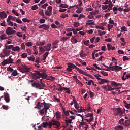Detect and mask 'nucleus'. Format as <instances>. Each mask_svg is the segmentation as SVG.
Here are the masks:
<instances>
[{"mask_svg":"<svg viewBox=\"0 0 130 130\" xmlns=\"http://www.w3.org/2000/svg\"><path fill=\"white\" fill-rule=\"evenodd\" d=\"M3 52L5 56H9V55H10V53H11V50H3Z\"/></svg>","mask_w":130,"mask_h":130,"instance_id":"nucleus-23","label":"nucleus"},{"mask_svg":"<svg viewBox=\"0 0 130 130\" xmlns=\"http://www.w3.org/2000/svg\"><path fill=\"white\" fill-rule=\"evenodd\" d=\"M23 69H24V72L26 73H29L30 70H31V68L26 66H23Z\"/></svg>","mask_w":130,"mask_h":130,"instance_id":"nucleus-27","label":"nucleus"},{"mask_svg":"<svg viewBox=\"0 0 130 130\" xmlns=\"http://www.w3.org/2000/svg\"><path fill=\"white\" fill-rule=\"evenodd\" d=\"M111 86H114V87H118L121 85L120 83H117L115 81H111Z\"/></svg>","mask_w":130,"mask_h":130,"instance_id":"nucleus-20","label":"nucleus"},{"mask_svg":"<svg viewBox=\"0 0 130 130\" xmlns=\"http://www.w3.org/2000/svg\"><path fill=\"white\" fill-rule=\"evenodd\" d=\"M114 115L115 116H117L119 115V116H121L122 114H123V112H122V110L120 108H115L112 109Z\"/></svg>","mask_w":130,"mask_h":130,"instance_id":"nucleus-5","label":"nucleus"},{"mask_svg":"<svg viewBox=\"0 0 130 130\" xmlns=\"http://www.w3.org/2000/svg\"><path fill=\"white\" fill-rule=\"evenodd\" d=\"M103 5H102V9H103V10H106L105 11V13L109 12L112 10L113 4L112 3V1H111V0H105V2L103 3Z\"/></svg>","mask_w":130,"mask_h":130,"instance_id":"nucleus-2","label":"nucleus"},{"mask_svg":"<svg viewBox=\"0 0 130 130\" xmlns=\"http://www.w3.org/2000/svg\"><path fill=\"white\" fill-rule=\"evenodd\" d=\"M21 49V48L19 47V46H16L12 48V51H16L17 52H19L20 50Z\"/></svg>","mask_w":130,"mask_h":130,"instance_id":"nucleus-22","label":"nucleus"},{"mask_svg":"<svg viewBox=\"0 0 130 130\" xmlns=\"http://www.w3.org/2000/svg\"><path fill=\"white\" fill-rule=\"evenodd\" d=\"M73 101L74 102V107L76 109H78V108H80V105H79V104H78V102H77L75 99H73Z\"/></svg>","mask_w":130,"mask_h":130,"instance_id":"nucleus-24","label":"nucleus"},{"mask_svg":"<svg viewBox=\"0 0 130 130\" xmlns=\"http://www.w3.org/2000/svg\"><path fill=\"white\" fill-rule=\"evenodd\" d=\"M68 39H70L69 37H63L60 39V41H67V40H68Z\"/></svg>","mask_w":130,"mask_h":130,"instance_id":"nucleus-35","label":"nucleus"},{"mask_svg":"<svg viewBox=\"0 0 130 130\" xmlns=\"http://www.w3.org/2000/svg\"><path fill=\"white\" fill-rule=\"evenodd\" d=\"M104 66L107 69H108V70H110L111 71H115L116 72H119V71H121L122 70V67L117 65L112 67H108L106 65H104Z\"/></svg>","mask_w":130,"mask_h":130,"instance_id":"nucleus-4","label":"nucleus"},{"mask_svg":"<svg viewBox=\"0 0 130 130\" xmlns=\"http://www.w3.org/2000/svg\"><path fill=\"white\" fill-rule=\"evenodd\" d=\"M79 73V74L84 75L85 76H87V77H89L90 78H92V75L88 74L87 72L83 71L82 69H80Z\"/></svg>","mask_w":130,"mask_h":130,"instance_id":"nucleus-12","label":"nucleus"},{"mask_svg":"<svg viewBox=\"0 0 130 130\" xmlns=\"http://www.w3.org/2000/svg\"><path fill=\"white\" fill-rule=\"evenodd\" d=\"M12 12L15 15V16H17L18 17L19 16V13L18 12H17L15 9H13L12 10Z\"/></svg>","mask_w":130,"mask_h":130,"instance_id":"nucleus-46","label":"nucleus"},{"mask_svg":"<svg viewBox=\"0 0 130 130\" xmlns=\"http://www.w3.org/2000/svg\"><path fill=\"white\" fill-rule=\"evenodd\" d=\"M39 77H40V78H42L43 79H46L48 77V75L46 74V71L39 74Z\"/></svg>","mask_w":130,"mask_h":130,"instance_id":"nucleus-17","label":"nucleus"},{"mask_svg":"<svg viewBox=\"0 0 130 130\" xmlns=\"http://www.w3.org/2000/svg\"><path fill=\"white\" fill-rule=\"evenodd\" d=\"M61 18L64 19V18H68V15L66 13H63L60 15Z\"/></svg>","mask_w":130,"mask_h":130,"instance_id":"nucleus-44","label":"nucleus"},{"mask_svg":"<svg viewBox=\"0 0 130 130\" xmlns=\"http://www.w3.org/2000/svg\"><path fill=\"white\" fill-rule=\"evenodd\" d=\"M39 14L40 16H44V12L43 11V9H42L40 11Z\"/></svg>","mask_w":130,"mask_h":130,"instance_id":"nucleus-60","label":"nucleus"},{"mask_svg":"<svg viewBox=\"0 0 130 130\" xmlns=\"http://www.w3.org/2000/svg\"><path fill=\"white\" fill-rule=\"evenodd\" d=\"M105 83H110V81L102 78L101 79V81H99V83L100 84V85L105 84Z\"/></svg>","mask_w":130,"mask_h":130,"instance_id":"nucleus-16","label":"nucleus"},{"mask_svg":"<svg viewBox=\"0 0 130 130\" xmlns=\"http://www.w3.org/2000/svg\"><path fill=\"white\" fill-rule=\"evenodd\" d=\"M93 119H94V118H93V117H91L89 118V119H85V120L86 121H87V122H89V123H90V122H91V121H93Z\"/></svg>","mask_w":130,"mask_h":130,"instance_id":"nucleus-49","label":"nucleus"},{"mask_svg":"<svg viewBox=\"0 0 130 130\" xmlns=\"http://www.w3.org/2000/svg\"><path fill=\"white\" fill-rule=\"evenodd\" d=\"M49 54V52H45L44 54V55H43V60H45L46 59V57H47V56H48Z\"/></svg>","mask_w":130,"mask_h":130,"instance_id":"nucleus-31","label":"nucleus"},{"mask_svg":"<svg viewBox=\"0 0 130 130\" xmlns=\"http://www.w3.org/2000/svg\"><path fill=\"white\" fill-rule=\"evenodd\" d=\"M27 56H28V55L26 53H24L21 54V57H22V58H26V57L27 58L28 57Z\"/></svg>","mask_w":130,"mask_h":130,"instance_id":"nucleus-48","label":"nucleus"},{"mask_svg":"<svg viewBox=\"0 0 130 130\" xmlns=\"http://www.w3.org/2000/svg\"><path fill=\"white\" fill-rule=\"evenodd\" d=\"M130 120H127L125 121V124L124 126H126V127H128L129 126Z\"/></svg>","mask_w":130,"mask_h":130,"instance_id":"nucleus-32","label":"nucleus"},{"mask_svg":"<svg viewBox=\"0 0 130 130\" xmlns=\"http://www.w3.org/2000/svg\"><path fill=\"white\" fill-rule=\"evenodd\" d=\"M40 29H43V30H48L49 29V25L46 24H42L39 26Z\"/></svg>","mask_w":130,"mask_h":130,"instance_id":"nucleus-11","label":"nucleus"},{"mask_svg":"<svg viewBox=\"0 0 130 130\" xmlns=\"http://www.w3.org/2000/svg\"><path fill=\"white\" fill-rule=\"evenodd\" d=\"M125 60H129V58L127 57L126 56L123 57V61H125Z\"/></svg>","mask_w":130,"mask_h":130,"instance_id":"nucleus-59","label":"nucleus"},{"mask_svg":"<svg viewBox=\"0 0 130 130\" xmlns=\"http://www.w3.org/2000/svg\"><path fill=\"white\" fill-rule=\"evenodd\" d=\"M40 125H41V126H42V127H44V128L47 127V125H48L49 128V122H43Z\"/></svg>","mask_w":130,"mask_h":130,"instance_id":"nucleus-19","label":"nucleus"},{"mask_svg":"<svg viewBox=\"0 0 130 130\" xmlns=\"http://www.w3.org/2000/svg\"><path fill=\"white\" fill-rule=\"evenodd\" d=\"M35 62L37 63L38 65L40 63V57H36Z\"/></svg>","mask_w":130,"mask_h":130,"instance_id":"nucleus-41","label":"nucleus"},{"mask_svg":"<svg viewBox=\"0 0 130 130\" xmlns=\"http://www.w3.org/2000/svg\"><path fill=\"white\" fill-rule=\"evenodd\" d=\"M51 44L49 43L47 46H44V48H45L46 51H50L51 50Z\"/></svg>","mask_w":130,"mask_h":130,"instance_id":"nucleus-14","label":"nucleus"},{"mask_svg":"<svg viewBox=\"0 0 130 130\" xmlns=\"http://www.w3.org/2000/svg\"><path fill=\"white\" fill-rule=\"evenodd\" d=\"M40 83L36 82L34 80H30L31 86L33 88H35L37 90H43V87H45V84L42 82V79H40Z\"/></svg>","mask_w":130,"mask_h":130,"instance_id":"nucleus-3","label":"nucleus"},{"mask_svg":"<svg viewBox=\"0 0 130 130\" xmlns=\"http://www.w3.org/2000/svg\"><path fill=\"white\" fill-rule=\"evenodd\" d=\"M86 116H87V117H90V118L94 117V116H93V113H87L86 114Z\"/></svg>","mask_w":130,"mask_h":130,"instance_id":"nucleus-54","label":"nucleus"},{"mask_svg":"<svg viewBox=\"0 0 130 130\" xmlns=\"http://www.w3.org/2000/svg\"><path fill=\"white\" fill-rule=\"evenodd\" d=\"M58 42H59V41L57 40L54 41L52 44V45H57L58 44Z\"/></svg>","mask_w":130,"mask_h":130,"instance_id":"nucleus-57","label":"nucleus"},{"mask_svg":"<svg viewBox=\"0 0 130 130\" xmlns=\"http://www.w3.org/2000/svg\"><path fill=\"white\" fill-rule=\"evenodd\" d=\"M6 46V49H11L13 50V48L14 47V46L12 45H9V46H7V44L5 45Z\"/></svg>","mask_w":130,"mask_h":130,"instance_id":"nucleus-37","label":"nucleus"},{"mask_svg":"<svg viewBox=\"0 0 130 130\" xmlns=\"http://www.w3.org/2000/svg\"><path fill=\"white\" fill-rule=\"evenodd\" d=\"M48 6V4L46 3L42 6V9H45Z\"/></svg>","mask_w":130,"mask_h":130,"instance_id":"nucleus-64","label":"nucleus"},{"mask_svg":"<svg viewBox=\"0 0 130 130\" xmlns=\"http://www.w3.org/2000/svg\"><path fill=\"white\" fill-rule=\"evenodd\" d=\"M17 75H18L17 70H14L12 72V76H17Z\"/></svg>","mask_w":130,"mask_h":130,"instance_id":"nucleus-62","label":"nucleus"},{"mask_svg":"<svg viewBox=\"0 0 130 130\" xmlns=\"http://www.w3.org/2000/svg\"><path fill=\"white\" fill-rule=\"evenodd\" d=\"M95 28L96 29H101V30H105L104 27L101 26V25H98L95 26Z\"/></svg>","mask_w":130,"mask_h":130,"instance_id":"nucleus-47","label":"nucleus"},{"mask_svg":"<svg viewBox=\"0 0 130 130\" xmlns=\"http://www.w3.org/2000/svg\"><path fill=\"white\" fill-rule=\"evenodd\" d=\"M52 125H55L56 128H59L60 127V122L58 121L52 120L49 121V128H51Z\"/></svg>","mask_w":130,"mask_h":130,"instance_id":"nucleus-6","label":"nucleus"},{"mask_svg":"<svg viewBox=\"0 0 130 130\" xmlns=\"http://www.w3.org/2000/svg\"><path fill=\"white\" fill-rule=\"evenodd\" d=\"M7 60V63H13V60L12 59V56L9 57L8 59H6Z\"/></svg>","mask_w":130,"mask_h":130,"instance_id":"nucleus-33","label":"nucleus"},{"mask_svg":"<svg viewBox=\"0 0 130 130\" xmlns=\"http://www.w3.org/2000/svg\"><path fill=\"white\" fill-rule=\"evenodd\" d=\"M71 41L72 43H73V44H75L78 42V40L76 39L75 38V37H72L71 40Z\"/></svg>","mask_w":130,"mask_h":130,"instance_id":"nucleus-30","label":"nucleus"},{"mask_svg":"<svg viewBox=\"0 0 130 130\" xmlns=\"http://www.w3.org/2000/svg\"><path fill=\"white\" fill-rule=\"evenodd\" d=\"M87 26H89L90 25H95V23L93 22V20H88L86 23Z\"/></svg>","mask_w":130,"mask_h":130,"instance_id":"nucleus-25","label":"nucleus"},{"mask_svg":"<svg viewBox=\"0 0 130 130\" xmlns=\"http://www.w3.org/2000/svg\"><path fill=\"white\" fill-rule=\"evenodd\" d=\"M102 88H103V89L106 91H113V90H115V88H112L111 85H109V83H108L107 85H103L102 86Z\"/></svg>","mask_w":130,"mask_h":130,"instance_id":"nucleus-8","label":"nucleus"},{"mask_svg":"<svg viewBox=\"0 0 130 130\" xmlns=\"http://www.w3.org/2000/svg\"><path fill=\"white\" fill-rule=\"evenodd\" d=\"M55 114L57 119L58 120H60V118H61V115H60V113L59 112H56Z\"/></svg>","mask_w":130,"mask_h":130,"instance_id":"nucleus-29","label":"nucleus"},{"mask_svg":"<svg viewBox=\"0 0 130 130\" xmlns=\"http://www.w3.org/2000/svg\"><path fill=\"white\" fill-rule=\"evenodd\" d=\"M0 17L1 18H6L7 17H8V15L6 13H5V11H2L0 12Z\"/></svg>","mask_w":130,"mask_h":130,"instance_id":"nucleus-18","label":"nucleus"},{"mask_svg":"<svg viewBox=\"0 0 130 130\" xmlns=\"http://www.w3.org/2000/svg\"><path fill=\"white\" fill-rule=\"evenodd\" d=\"M27 59L28 60H29V61H35V57H34V56H32L30 57H27Z\"/></svg>","mask_w":130,"mask_h":130,"instance_id":"nucleus-39","label":"nucleus"},{"mask_svg":"<svg viewBox=\"0 0 130 130\" xmlns=\"http://www.w3.org/2000/svg\"><path fill=\"white\" fill-rule=\"evenodd\" d=\"M63 91H66L65 93L66 94H70L71 93V89L67 87H63Z\"/></svg>","mask_w":130,"mask_h":130,"instance_id":"nucleus-26","label":"nucleus"},{"mask_svg":"<svg viewBox=\"0 0 130 130\" xmlns=\"http://www.w3.org/2000/svg\"><path fill=\"white\" fill-rule=\"evenodd\" d=\"M67 119L65 120L66 123H72V120L69 119V118H67Z\"/></svg>","mask_w":130,"mask_h":130,"instance_id":"nucleus-56","label":"nucleus"},{"mask_svg":"<svg viewBox=\"0 0 130 130\" xmlns=\"http://www.w3.org/2000/svg\"><path fill=\"white\" fill-rule=\"evenodd\" d=\"M37 9H38V6L36 4L31 7V10H37Z\"/></svg>","mask_w":130,"mask_h":130,"instance_id":"nucleus-55","label":"nucleus"},{"mask_svg":"<svg viewBox=\"0 0 130 130\" xmlns=\"http://www.w3.org/2000/svg\"><path fill=\"white\" fill-rule=\"evenodd\" d=\"M84 45H86V46H89V45H90V44H89V43H90V41L87 40V41H85L83 42Z\"/></svg>","mask_w":130,"mask_h":130,"instance_id":"nucleus-45","label":"nucleus"},{"mask_svg":"<svg viewBox=\"0 0 130 130\" xmlns=\"http://www.w3.org/2000/svg\"><path fill=\"white\" fill-rule=\"evenodd\" d=\"M39 22L40 24H44V23H45V19H44V18H41V19H40Z\"/></svg>","mask_w":130,"mask_h":130,"instance_id":"nucleus-53","label":"nucleus"},{"mask_svg":"<svg viewBox=\"0 0 130 130\" xmlns=\"http://www.w3.org/2000/svg\"><path fill=\"white\" fill-rule=\"evenodd\" d=\"M32 78L34 80H37V79H39V78H40V76L36 74H32Z\"/></svg>","mask_w":130,"mask_h":130,"instance_id":"nucleus-42","label":"nucleus"},{"mask_svg":"<svg viewBox=\"0 0 130 130\" xmlns=\"http://www.w3.org/2000/svg\"><path fill=\"white\" fill-rule=\"evenodd\" d=\"M82 11H83V8H79L76 10V12L77 13V14H80L82 13Z\"/></svg>","mask_w":130,"mask_h":130,"instance_id":"nucleus-43","label":"nucleus"},{"mask_svg":"<svg viewBox=\"0 0 130 130\" xmlns=\"http://www.w3.org/2000/svg\"><path fill=\"white\" fill-rule=\"evenodd\" d=\"M22 21H23V22H25L26 23H30V20L28 19L27 18H23Z\"/></svg>","mask_w":130,"mask_h":130,"instance_id":"nucleus-50","label":"nucleus"},{"mask_svg":"<svg viewBox=\"0 0 130 130\" xmlns=\"http://www.w3.org/2000/svg\"><path fill=\"white\" fill-rule=\"evenodd\" d=\"M21 48L22 50H25V43H22L21 45Z\"/></svg>","mask_w":130,"mask_h":130,"instance_id":"nucleus-61","label":"nucleus"},{"mask_svg":"<svg viewBox=\"0 0 130 130\" xmlns=\"http://www.w3.org/2000/svg\"><path fill=\"white\" fill-rule=\"evenodd\" d=\"M0 39L1 40H4L5 39H7V37H6V34H4L0 36Z\"/></svg>","mask_w":130,"mask_h":130,"instance_id":"nucleus-38","label":"nucleus"},{"mask_svg":"<svg viewBox=\"0 0 130 130\" xmlns=\"http://www.w3.org/2000/svg\"><path fill=\"white\" fill-rule=\"evenodd\" d=\"M125 75H126V73L124 72L123 74V76L121 77L122 81H125V80H126V78H125L124 77H125Z\"/></svg>","mask_w":130,"mask_h":130,"instance_id":"nucleus-51","label":"nucleus"},{"mask_svg":"<svg viewBox=\"0 0 130 130\" xmlns=\"http://www.w3.org/2000/svg\"><path fill=\"white\" fill-rule=\"evenodd\" d=\"M45 15H46L47 16H51V14H52V12L48 11V10H46L45 11Z\"/></svg>","mask_w":130,"mask_h":130,"instance_id":"nucleus-40","label":"nucleus"},{"mask_svg":"<svg viewBox=\"0 0 130 130\" xmlns=\"http://www.w3.org/2000/svg\"><path fill=\"white\" fill-rule=\"evenodd\" d=\"M25 45L26 46H28V47H29V46H33V44H32V42H28L26 43L25 44Z\"/></svg>","mask_w":130,"mask_h":130,"instance_id":"nucleus-52","label":"nucleus"},{"mask_svg":"<svg viewBox=\"0 0 130 130\" xmlns=\"http://www.w3.org/2000/svg\"><path fill=\"white\" fill-rule=\"evenodd\" d=\"M60 7H61V8H68L69 6L67 4H61Z\"/></svg>","mask_w":130,"mask_h":130,"instance_id":"nucleus-63","label":"nucleus"},{"mask_svg":"<svg viewBox=\"0 0 130 130\" xmlns=\"http://www.w3.org/2000/svg\"><path fill=\"white\" fill-rule=\"evenodd\" d=\"M6 33L7 35H14L16 33V30H13L12 27H8L6 30Z\"/></svg>","mask_w":130,"mask_h":130,"instance_id":"nucleus-7","label":"nucleus"},{"mask_svg":"<svg viewBox=\"0 0 130 130\" xmlns=\"http://www.w3.org/2000/svg\"><path fill=\"white\" fill-rule=\"evenodd\" d=\"M16 35L17 36H18V37H19L20 38H21V37H23V35H22V34L21 33V32H17L16 33Z\"/></svg>","mask_w":130,"mask_h":130,"instance_id":"nucleus-58","label":"nucleus"},{"mask_svg":"<svg viewBox=\"0 0 130 130\" xmlns=\"http://www.w3.org/2000/svg\"><path fill=\"white\" fill-rule=\"evenodd\" d=\"M107 47L109 51L110 50H115L116 49L115 47L112 46V45H111L110 44H108L107 45Z\"/></svg>","mask_w":130,"mask_h":130,"instance_id":"nucleus-15","label":"nucleus"},{"mask_svg":"<svg viewBox=\"0 0 130 130\" xmlns=\"http://www.w3.org/2000/svg\"><path fill=\"white\" fill-rule=\"evenodd\" d=\"M46 79V80H48L49 81H54V80H55V78L53 77V76H47Z\"/></svg>","mask_w":130,"mask_h":130,"instance_id":"nucleus-34","label":"nucleus"},{"mask_svg":"<svg viewBox=\"0 0 130 130\" xmlns=\"http://www.w3.org/2000/svg\"><path fill=\"white\" fill-rule=\"evenodd\" d=\"M52 105L51 104L46 103L44 100H42L38 102L37 105L34 107V108L41 109L39 112L41 114V115H43L44 113L45 114H47L48 109H49L50 106Z\"/></svg>","mask_w":130,"mask_h":130,"instance_id":"nucleus-1","label":"nucleus"},{"mask_svg":"<svg viewBox=\"0 0 130 130\" xmlns=\"http://www.w3.org/2000/svg\"><path fill=\"white\" fill-rule=\"evenodd\" d=\"M45 43H46L45 40H42L41 41L36 42V45L37 46H43V45H45Z\"/></svg>","mask_w":130,"mask_h":130,"instance_id":"nucleus-10","label":"nucleus"},{"mask_svg":"<svg viewBox=\"0 0 130 130\" xmlns=\"http://www.w3.org/2000/svg\"><path fill=\"white\" fill-rule=\"evenodd\" d=\"M118 123H119V124H120V125H123L124 126V124H125L124 119L122 118V119H120L119 120Z\"/></svg>","mask_w":130,"mask_h":130,"instance_id":"nucleus-28","label":"nucleus"},{"mask_svg":"<svg viewBox=\"0 0 130 130\" xmlns=\"http://www.w3.org/2000/svg\"><path fill=\"white\" fill-rule=\"evenodd\" d=\"M44 48H45L44 47H39V49L40 52H41L42 53H43L44 52H45L46 50Z\"/></svg>","mask_w":130,"mask_h":130,"instance_id":"nucleus-36","label":"nucleus"},{"mask_svg":"<svg viewBox=\"0 0 130 130\" xmlns=\"http://www.w3.org/2000/svg\"><path fill=\"white\" fill-rule=\"evenodd\" d=\"M68 67L69 68H70L71 69H76L77 70V72H78V73H79V72H80V70H81V69L77 67V66H76L75 64H74L72 63H68Z\"/></svg>","mask_w":130,"mask_h":130,"instance_id":"nucleus-9","label":"nucleus"},{"mask_svg":"<svg viewBox=\"0 0 130 130\" xmlns=\"http://www.w3.org/2000/svg\"><path fill=\"white\" fill-rule=\"evenodd\" d=\"M4 99L6 102H7V103H9V102H10V95H9V93H4Z\"/></svg>","mask_w":130,"mask_h":130,"instance_id":"nucleus-13","label":"nucleus"},{"mask_svg":"<svg viewBox=\"0 0 130 130\" xmlns=\"http://www.w3.org/2000/svg\"><path fill=\"white\" fill-rule=\"evenodd\" d=\"M114 129L115 130H123L124 129V127L122 125H118L117 126H116L114 128Z\"/></svg>","mask_w":130,"mask_h":130,"instance_id":"nucleus-21","label":"nucleus"}]
</instances>
